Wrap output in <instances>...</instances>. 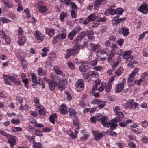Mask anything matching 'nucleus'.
Wrapping results in <instances>:
<instances>
[{"label":"nucleus","mask_w":148,"mask_h":148,"mask_svg":"<svg viewBox=\"0 0 148 148\" xmlns=\"http://www.w3.org/2000/svg\"><path fill=\"white\" fill-rule=\"evenodd\" d=\"M130 52L129 51L125 52L123 55V58L125 59H126L128 57H131L132 56L130 55Z\"/></svg>","instance_id":"36"},{"label":"nucleus","mask_w":148,"mask_h":148,"mask_svg":"<svg viewBox=\"0 0 148 148\" xmlns=\"http://www.w3.org/2000/svg\"><path fill=\"white\" fill-rule=\"evenodd\" d=\"M64 31H66V30L64 29L61 32L56 35V36L53 38L54 41L57 42V41L60 40V39H64L66 37V34L64 32Z\"/></svg>","instance_id":"4"},{"label":"nucleus","mask_w":148,"mask_h":148,"mask_svg":"<svg viewBox=\"0 0 148 148\" xmlns=\"http://www.w3.org/2000/svg\"><path fill=\"white\" fill-rule=\"evenodd\" d=\"M53 70L57 74H62V76L63 77L65 76V75L63 74L62 72L59 69V67L58 66H55L53 68Z\"/></svg>","instance_id":"25"},{"label":"nucleus","mask_w":148,"mask_h":148,"mask_svg":"<svg viewBox=\"0 0 148 148\" xmlns=\"http://www.w3.org/2000/svg\"><path fill=\"white\" fill-rule=\"evenodd\" d=\"M26 41V38L25 36L20 37L18 38V43L20 45H22L24 44Z\"/></svg>","instance_id":"21"},{"label":"nucleus","mask_w":148,"mask_h":148,"mask_svg":"<svg viewBox=\"0 0 148 148\" xmlns=\"http://www.w3.org/2000/svg\"><path fill=\"white\" fill-rule=\"evenodd\" d=\"M79 45H77L73 47L66 50V53L65 55V58L66 59H68L71 55L78 53L79 49Z\"/></svg>","instance_id":"1"},{"label":"nucleus","mask_w":148,"mask_h":148,"mask_svg":"<svg viewBox=\"0 0 148 148\" xmlns=\"http://www.w3.org/2000/svg\"><path fill=\"white\" fill-rule=\"evenodd\" d=\"M115 114H116V115L117 116V117L116 118H118V121H120V118H122L123 116V115L122 112H117Z\"/></svg>","instance_id":"47"},{"label":"nucleus","mask_w":148,"mask_h":148,"mask_svg":"<svg viewBox=\"0 0 148 148\" xmlns=\"http://www.w3.org/2000/svg\"><path fill=\"white\" fill-rule=\"evenodd\" d=\"M85 36V34L84 32H81L80 33L79 36L77 38V40L78 41H81L84 38Z\"/></svg>","instance_id":"44"},{"label":"nucleus","mask_w":148,"mask_h":148,"mask_svg":"<svg viewBox=\"0 0 148 148\" xmlns=\"http://www.w3.org/2000/svg\"><path fill=\"white\" fill-rule=\"evenodd\" d=\"M81 28L79 26L75 27L73 30L76 34L80 31Z\"/></svg>","instance_id":"48"},{"label":"nucleus","mask_w":148,"mask_h":148,"mask_svg":"<svg viewBox=\"0 0 148 148\" xmlns=\"http://www.w3.org/2000/svg\"><path fill=\"white\" fill-rule=\"evenodd\" d=\"M92 133L95 137V139L96 140H100L103 137V134L100 133L98 130H93L92 131Z\"/></svg>","instance_id":"9"},{"label":"nucleus","mask_w":148,"mask_h":148,"mask_svg":"<svg viewBox=\"0 0 148 148\" xmlns=\"http://www.w3.org/2000/svg\"><path fill=\"white\" fill-rule=\"evenodd\" d=\"M32 80V81L34 83H36L37 77L36 75L34 73H32L31 74Z\"/></svg>","instance_id":"46"},{"label":"nucleus","mask_w":148,"mask_h":148,"mask_svg":"<svg viewBox=\"0 0 148 148\" xmlns=\"http://www.w3.org/2000/svg\"><path fill=\"white\" fill-rule=\"evenodd\" d=\"M48 50V49L47 47L45 48L42 49V51H43L41 53V56L42 57H45L46 56V53Z\"/></svg>","instance_id":"52"},{"label":"nucleus","mask_w":148,"mask_h":148,"mask_svg":"<svg viewBox=\"0 0 148 148\" xmlns=\"http://www.w3.org/2000/svg\"><path fill=\"white\" fill-rule=\"evenodd\" d=\"M106 3V0H95L94 2V6L95 9H97L101 5Z\"/></svg>","instance_id":"11"},{"label":"nucleus","mask_w":148,"mask_h":148,"mask_svg":"<svg viewBox=\"0 0 148 148\" xmlns=\"http://www.w3.org/2000/svg\"><path fill=\"white\" fill-rule=\"evenodd\" d=\"M101 121V124L104 127H108L110 126V124L108 122V119L107 117L103 116L99 119Z\"/></svg>","instance_id":"7"},{"label":"nucleus","mask_w":148,"mask_h":148,"mask_svg":"<svg viewBox=\"0 0 148 148\" xmlns=\"http://www.w3.org/2000/svg\"><path fill=\"white\" fill-rule=\"evenodd\" d=\"M29 108V106L27 105L26 104H25L24 106L23 104H21L19 108V109L21 110H27Z\"/></svg>","instance_id":"37"},{"label":"nucleus","mask_w":148,"mask_h":148,"mask_svg":"<svg viewBox=\"0 0 148 148\" xmlns=\"http://www.w3.org/2000/svg\"><path fill=\"white\" fill-rule=\"evenodd\" d=\"M59 85L58 88L61 91L63 90L65 88V85L67 84L66 82L65 81L61 80L59 81Z\"/></svg>","instance_id":"17"},{"label":"nucleus","mask_w":148,"mask_h":148,"mask_svg":"<svg viewBox=\"0 0 148 148\" xmlns=\"http://www.w3.org/2000/svg\"><path fill=\"white\" fill-rule=\"evenodd\" d=\"M35 135L39 136H41L43 135V133L41 131L38 130H36L34 132Z\"/></svg>","instance_id":"49"},{"label":"nucleus","mask_w":148,"mask_h":148,"mask_svg":"<svg viewBox=\"0 0 148 148\" xmlns=\"http://www.w3.org/2000/svg\"><path fill=\"white\" fill-rule=\"evenodd\" d=\"M76 35V34L72 30L69 33L68 37L69 39L72 40L74 38V36Z\"/></svg>","instance_id":"32"},{"label":"nucleus","mask_w":148,"mask_h":148,"mask_svg":"<svg viewBox=\"0 0 148 148\" xmlns=\"http://www.w3.org/2000/svg\"><path fill=\"white\" fill-rule=\"evenodd\" d=\"M20 61L23 67L24 68H26L28 64L27 61L23 58H20Z\"/></svg>","instance_id":"26"},{"label":"nucleus","mask_w":148,"mask_h":148,"mask_svg":"<svg viewBox=\"0 0 148 148\" xmlns=\"http://www.w3.org/2000/svg\"><path fill=\"white\" fill-rule=\"evenodd\" d=\"M143 82L144 81L140 79L138 80H135L134 83L137 85L140 86L141 85V83Z\"/></svg>","instance_id":"59"},{"label":"nucleus","mask_w":148,"mask_h":148,"mask_svg":"<svg viewBox=\"0 0 148 148\" xmlns=\"http://www.w3.org/2000/svg\"><path fill=\"white\" fill-rule=\"evenodd\" d=\"M118 118L113 119L111 121V122H110V130H115L118 125L117 124V121H118Z\"/></svg>","instance_id":"12"},{"label":"nucleus","mask_w":148,"mask_h":148,"mask_svg":"<svg viewBox=\"0 0 148 148\" xmlns=\"http://www.w3.org/2000/svg\"><path fill=\"white\" fill-rule=\"evenodd\" d=\"M89 68L88 65H82L79 68V70L82 72H86Z\"/></svg>","instance_id":"22"},{"label":"nucleus","mask_w":148,"mask_h":148,"mask_svg":"<svg viewBox=\"0 0 148 148\" xmlns=\"http://www.w3.org/2000/svg\"><path fill=\"white\" fill-rule=\"evenodd\" d=\"M106 104V102L101 100L98 104V107L99 109H101L104 107Z\"/></svg>","instance_id":"43"},{"label":"nucleus","mask_w":148,"mask_h":148,"mask_svg":"<svg viewBox=\"0 0 148 148\" xmlns=\"http://www.w3.org/2000/svg\"><path fill=\"white\" fill-rule=\"evenodd\" d=\"M40 109L38 110L40 114H45V112L44 110L43 106H42L39 107Z\"/></svg>","instance_id":"50"},{"label":"nucleus","mask_w":148,"mask_h":148,"mask_svg":"<svg viewBox=\"0 0 148 148\" xmlns=\"http://www.w3.org/2000/svg\"><path fill=\"white\" fill-rule=\"evenodd\" d=\"M3 78L4 79L5 83L7 84H10V82L8 81V79H9V76L7 75H4L3 76Z\"/></svg>","instance_id":"42"},{"label":"nucleus","mask_w":148,"mask_h":148,"mask_svg":"<svg viewBox=\"0 0 148 148\" xmlns=\"http://www.w3.org/2000/svg\"><path fill=\"white\" fill-rule=\"evenodd\" d=\"M123 68L120 67L117 69L115 71V74L118 76H119L123 72Z\"/></svg>","instance_id":"35"},{"label":"nucleus","mask_w":148,"mask_h":148,"mask_svg":"<svg viewBox=\"0 0 148 148\" xmlns=\"http://www.w3.org/2000/svg\"><path fill=\"white\" fill-rule=\"evenodd\" d=\"M116 14H118V15L122 14L124 10L121 8H119L116 10Z\"/></svg>","instance_id":"53"},{"label":"nucleus","mask_w":148,"mask_h":148,"mask_svg":"<svg viewBox=\"0 0 148 148\" xmlns=\"http://www.w3.org/2000/svg\"><path fill=\"white\" fill-rule=\"evenodd\" d=\"M32 146L33 148H41L42 145L40 142H35L34 143Z\"/></svg>","instance_id":"41"},{"label":"nucleus","mask_w":148,"mask_h":148,"mask_svg":"<svg viewBox=\"0 0 148 148\" xmlns=\"http://www.w3.org/2000/svg\"><path fill=\"white\" fill-rule=\"evenodd\" d=\"M126 82V80L123 78V81L121 83L117 84L116 86L115 91L117 93L121 92L123 89L124 85Z\"/></svg>","instance_id":"3"},{"label":"nucleus","mask_w":148,"mask_h":148,"mask_svg":"<svg viewBox=\"0 0 148 148\" xmlns=\"http://www.w3.org/2000/svg\"><path fill=\"white\" fill-rule=\"evenodd\" d=\"M97 16L94 14H92L89 16L88 18L90 21H93L97 19Z\"/></svg>","instance_id":"38"},{"label":"nucleus","mask_w":148,"mask_h":148,"mask_svg":"<svg viewBox=\"0 0 148 148\" xmlns=\"http://www.w3.org/2000/svg\"><path fill=\"white\" fill-rule=\"evenodd\" d=\"M9 78L10 80L12 82L14 83L15 84H20V82L16 79L14 76H9Z\"/></svg>","instance_id":"31"},{"label":"nucleus","mask_w":148,"mask_h":148,"mask_svg":"<svg viewBox=\"0 0 148 148\" xmlns=\"http://www.w3.org/2000/svg\"><path fill=\"white\" fill-rule=\"evenodd\" d=\"M105 86L106 92L107 93L109 92L112 88V84L108 83L106 85L105 84Z\"/></svg>","instance_id":"27"},{"label":"nucleus","mask_w":148,"mask_h":148,"mask_svg":"<svg viewBox=\"0 0 148 148\" xmlns=\"http://www.w3.org/2000/svg\"><path fill=\"white\" fill-rule=\"evenodd\" d=\"M106 133L108 135L112 136H116L117 135V133L115 132H112V130H108L106 131Z\"/></svg>","instance_id":"40"},{"label":"nucleus","mask_w":148,"mask_h":148,"mask_svg":"<svg viewBox=\"0 0 148 148\" xmlns=\"http://www.w3.org/2000/svg\"><path fill=\"white\" fill-rule=\"evenodd\" d=\"M118 32L120 34H122L125 36H127L129 33L128 29L125 27L120 28Z\"/></svg>","instance_id":"13"},{"label":"nucleus","mask_w":148,"mask_h":148,"mask_svg":"<svg viewBox=\"0 0 148 148\" xmlns=\"http://www.w3.org/2000/svg\"><path fill=\"white\" fill-rule=\"evenodd\" d=\"M39 11L42 13H44L47 12V8L46 6H39L38 7Z\"/></svg>","instance_id":"29"},{"label":"nucleus","mask_w":148,"mask_h":148,"mask_svg":"<svg viewBox=\"0 0 148 148\" xmlns=\"http://www.w3.org/2000/svg\"><path fill=\"white\" fill-rule=\"evenodd\" d=\"M138 105V104L137 103L135 102L133 99H131L127 101L126 103L124 104L123 106L126 109H131L133 107L135 108H136Z\"/></svg>","instance_id":"2"},{"label":"nucleus","mask_w":148,"mask_h":148,"mask_svg":"<svg viewBox=\"0 0 148 148\" xmlns=\"http://www.w3.org/2000/svg\"><path fill=\"white\" fill-rule=\"evenodd\" d=\"M68 16V15L67 14V12L66 11H63V12H61L60 15V20L62 21H63L64 18L67 17Z\"/></svg>","instance_id":"24"},{"label":"nucleus","mask_w":148,"mask_h":148,"mask_svg":"<svg viewBox=\"0 0 148 148\" xmlns=\"http://www.w3.org/2000/svg\"><path fill=\"white\" fill-rule=\"evenodd\" d=\"M38 73L39 75L43 76L45 74L46 72L42 68L40 67L38 69Z\"/></svg>","instance_id":"33"},{"label":"nucleus","mask_w":148,"mask_h":148,"mask_svg":"<svg viewBox=\"0 0 148 148\" xmlns=\"http://www.w3.org/2000/svg\"><path fill=\"white\" fill-rule=\"evenodd\" d=\"M77 90L78 92L82 90L84 87V82L83 80L80 79L78 80L76 84Z\"/></svg>","instance_id":"6"},{"label":"nucleus","mask_w":148,"mask_h":148,"mask_svg":"<svg viewBox=\"0 0 148 148\" xmlns=\"http://www.w3.org/2000/svg\"><path fill=\"white\" fill-rule=\"evenodd\" d=\"M49 85L50 90L53 91L55 87L58 85V84L57 82L52 80L49 82Z\"/></svg>","instance_id":"16"},{"label":"nucleus","mask_w":148,"mask_h":148,"mask_svg":"<svg viewBox=\"0 0 148 148\" xmlns=\"http://www.w3.org/2000/svg\"><path fill=\"white\" fill-rule=\"evenodd\" d=\"M97 64V61L96 60H93L91 61L90 63V64L91 66H93L95 65H96Z\"/></svg>","instance_id":"64"},{"label":"nucleus","mask_w":148,"mask_h":148,"mask_svg":"<svg viewBox=\"0 0 148 148\" xmlns=\"http://www.w3.org/2000/svg\"><path fill=\"white\" fill-rule=\"evenodd\" d=\"M20 120L19 119H12L11 120V122L13 124H18L20 122Z\"/></svg>","instance_id":"61"},{"label":"nucleus","mask_w":148,"mask_h":148,"mask_svg":"<svg viewBox=\"0 0 148 148\" xmlns=\"http://www.w3.org/2000/svg\"><path fill=\"white\" fill-rule=\"evenodd\" d=\"M138 10L143 14H146L147 13L148 11L147 5L145 3H144L139 7Z\"/></svg>","instance_id":"10"},{"label":"nucleus","mask_w":148,"mask_h":148,"mask_svg":"<svg viewBox=\"0 0 148 148\" xmlns=\"http://www.w3.org/2000/svg\"><path fill=\"white\" fill-rule=\"evenodd\" d=\"M89 46L90 50L93 51H96L99 49L100 45L98 44L91 43L90 44Z\"/></svg>","instance_id":"18"},{"label":"nucleus","mask_w":148,"mask_h":148,"mask_svg":"<svg viewBox=\"0 0 148 148\" xmlns=\"http://www.w3.org/2000/svg\"><path fill=\"white\" fill-rule=\"evenodd\" d=\"M119 15H118L117 16L113 18L112 21H113V24L117 25L121 21H124L126 19V18H122L119 19Z\"/></svg>","instance_id":"15"},{"label":"nucleus","mask_w":148,"mask_h":148,"mask_svg":"<svg viewBox=\"0 0 148 148\" xmlns=\"http://www.w3.org/2000/svg\"><path fill=\"white\" fill-rule=\"evenodd\" d=\"M94 33L92 31H91L88 34V36L89 39L94 40L95 39V37L93 35Z\"/></svg>","instance_id":"45"},{"label":"nucleus","mask_w":148,"mask_h":148,"mask_svg":"<svg viewBox=\"0 0 148 148\" xmlns=\"http://www.w3.org/2000/svg\"><path fill=\"white\" fill-rule=\"evenodd\" d=\"M46 33L50 37L54 36L55 32V30L53 28L47 27L45 28Z\"/></svg>","instance_id":"14"},{"label":"nucleus","mask_w":148,"mask_h":148,"mask_svg":"<svg viewBox=\"0 0 148 148\" xmlns=\"http://www.w3.org/2000/svg\"><path fill=\"white\" fill-rule=\"evenodd\" d=\"M57 116L56 114H54L50 116L49 120L51 122L54 124L55 123V118H56Z\"/></svg>","instance_id":"34"},{"label":"nucleus","mask_w":148,"mask_h":148,"mask_svg":"<svg viewBox=\"0 0 148 148\" xmlns=\"http://www.w3.org/2000/svg\"><path fill=\"white\" fill-rule=\"evenodd\" d=\"M25 136L29 142L32 143L33 144L34 143L36 142L35 141V136H30L28 135H26Z\"/></svg>","instance_id":"30"},{"label":"nucleus","mask_w":148,"mask_h":148,"mask_svg":"<svg viewBox=\"0 0 148 148\" xmlns=\"http://www.w3.org/2000/svg\"><path fill=\"white\" fill-rule=\"evenodd\" d=\"M8 139V142L10 145L11 148H13L14 145L16 144V141L15 139V136L10 135L7 138Z\"/></svg>","instance_id":"8"},{"label":"nucleus","mask_w":148,"mask_h":148,"mask_svg":"<svg viewBox=\"0 0 148 148\" xmlns=\"http://www.w3.org/2000/svg\"><path fill=\"white\" fill-rule=\"evenodd\" d=\"M106 11L109 12L110 14L111 15H114L116 14V10H114L112 9L107 10Z\"/></svg>","instance_id":"54"},{"label":"nucleus","mask_w":148,"mask_h":148,"mask_svg":"<svg viewBox=\"0 0 148 148\" xmlns=\"http://www.w3.org/2000/svg\"><path fill=\"white\" fill-rule=\"evenodd\" d=\"M103 15V14H98L97 16V21L98 22H104L106 20V17L105 16H103L102 17H101V16Z\"/></svg>","instance_id":"23"},{"label":"nucleus","mask_w":148,"mask_h":148,"mask_svg":"<svg viewBox=\"0 0 148 148\" xmlns=\"http://www.w3.org/2000/svg\"><path fill=\"white\" fill-rule=\"evenodd\" d=\"M148 75V73L146 72L143 73L141 77V79H142L144 82L145 81V78L147 77Z\"/></svg>","instance_id":"51"},{"label":"nucleus","mask_w":148,"mask_h":148,"mask_svg":"<svg viewBox=\"0 0 148 148\" xmlns=\"http://www.w3.org/2000/svg\"><path fill=\"white\" fill-rule=\"evenodd\" d=\"M3 2L5 4L6 7L8 8H11L12 7V4H9L8 2L5 1L4 0H2Z\"/></svg>","instance_id":"60"},{"label":"nucleus","mask_w":148,"mask_h":148,"mask_svg":"<svg viewBox=\"0 0 148 148\" xmlns=\"http://www.w3.org/2000/svg\"><path fill=\"white\" fill-rule=\"evenodd\" d=\"M78 130H75V132L73 133L71 131H69L67 132V134L70 136L72 138L75 139L76 138L77 136V134L78 133Z\"/></svg>","instance_id":"20"},{"label":"nucleus","mask_w":148,"mask_h":148,"mask_svg":"<svg viewBox=\"0 0 148 148\" xmlns=\"http://www.w3.org/2000/svg\"><path fill=\"white\" fill-rule=\"evenodd\" d=\"M22 129L20 127H13L12 128V131L13 132H18L21 131Z\"/></svg>","instance_id":"55"},{"label":"nucleus","mask_w":148,"mask_h":148,"mask_svg":"<svg viewBox=\"0 0 148 148\" xmlns=\"http://www.w3.org/2000/svg\"><path fill=\"white\" fill-rule=\"evenodd\" d=\"M69 112L70 113L69 115L71 116H73V117L75 116L76 113L75 110L71 108H70L69 109Z\"/></svg>","instance_id":"39"},{"label":"nucleus","mask_w":148,"mask_h":148,"mask_svg":"<svg viewBox=\"0 0 148 148\" xmlns=\"http://www.w3.org/2000/svg\"><path fill=\"white\" fill-rule=\"evenodd\" d=\"M60 113L62 114H65L67 112L66 106L64 104H63L60 106Z\"/></svg>","instance_id":"19"},{"label":"nucleus","mask_w":148,"mask_h":148,"mask_svg":"<svg viewBox=\"0 0 148 148\" xmlns=\"http://www.w3.org/2000/svg\"><path fill=\"white\" fill-rule=\"evenodd\" d=\"M89 137V135L88 134H84L81 137L80 140H81L84 141L86 140Z\"/></svg>","instance_id":"56"},{"label":"nucleus","mask_w":148,"mask_h":148,"mask_svg":"<svg viewBox=\"0 0 148 148\" xmlns=\"http://www.w3.org/2000/svg\"><path fill=\"white\" fill-rule=\"evenodd\" d=\"M141 125L143 127L146 128L148 125V122L145 121L141 122Z\"/></svg>","instance_id":"62"},{"label":"nucleus","mask_w":148,"mask_h":148,"mask_svg":"<svg viewBox=\"0 0 148 148\" xmlns=\"http://www.w3.org/2000/svg\"><path fill=\"white\" fill-rule=\"evenodd\" d=\"M98 75L96 72L92 71L90 75V76L93 78H95Z\"/></svg>","instance_id":"63"},{"label":"nucleus","mask_w":148,"mask_h":148,"mask_svg":"<svg viewBox=\"0 0 148 148\" xmlns=\"http://www.w3.org/2000/svg\"><path fill=\"white\" fill-rule=\"evenodd\" d=\"M100 53L102 54H106L109 55L111 53L110 50L107 48H104L102 50L100 51Z\"/></svg>","instance_id":"28"},{"label":"nucleus","mask_w":148,"mask_h":148,"mask_svg":"<svg viewBox=\"0 0 148 148\" xmlns=\"http://www.w3.org/2000/svg\"><path fill=\"white\" fill-rule=\"evenodd\" d=\"M24 12L27 14V18H29L30 17V11L29 9L28 8H26L24 10Z\"/></svg>","instance_id":"58"},{"label":"nucleus","mask_w":148,"mask_h":148,"mask_svg":"<svg viewBox=\"0 0 148 148\" xmlns=\"http://www.w3.org/2000/svg\"><path fill=\"white\" fill-rule=\"evenodd\" d=\"M5 40V42L7 44H10L11 42L10 38L7 36L4 38Z\"/></svg>","instance_id":"57"},{"label":"nucleus","mask_w":148,"mask_h":148,"mask_svg":"<svg viewBox=\"0 0 148 148\" xmlns=\"http://www.w3.org/2000/svg\"><path fill=\"white\" fill-rule=\"evenodd\" d=\"M34 34L36 39L39 42H41L43 40L44 36L39 31L37 30L35 32Z\"/></svg>","instance_id":"5"}]
</instances>
